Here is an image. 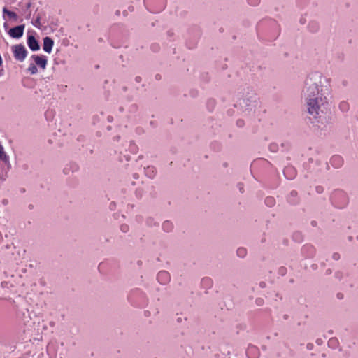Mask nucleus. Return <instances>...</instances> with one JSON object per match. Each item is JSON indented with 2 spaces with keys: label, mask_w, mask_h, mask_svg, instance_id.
Returning <instances> with one entry per match:
<instances>
[{
  "label": "nucleus",
  "mask_w": 358,
  "mask_h": 358,
  "mask_svg": "<svg viewBox=\"0 0 358 358\" xmlns=\"http://www.w3.org/2000/svg\"><path fill=\"white\" fill-rule=\"evenodd\" d=\"M327 90L326 79L321 74L314 73L306 79L301 94L308 113L314 119H322L330 110L331 105L325 96Z\"/></svg>",
  "instance_id": "obj_1"
},
{
  "label": "nucleus",
  "mask_w": 358,
  "mask_h": 358,
  "mask_svg": "<svg viewBox=\"0 0 358 358\" xmlns=\"http://www.w3.org/2000/svg\"><path fill=\"white\" fill-rule=\"evenodd\" d=\"M14 57L16 59L23 61L27 56V50L25 48L21 45H15L12 47Z\"/></svg>",
  "instance_id": "obj_2"
},
{
  "label": "nucleus",
  "mask_w": 358,
  "mask_h": 358,
  "mask_svg": "<svg viewBox=\"0 0 358 358\" xmlns=\"http://www.w3.org/2000/svg\"><path fill=\"white\" fill-rule=\"evenodd\" d=\"M24 25H19L10 29L8 31L12 38H20L23 35Z\"/></svg>",
  "instance_id": "obj_3"
},
{
  "label": "nucleus",
  "mask_w": 358,
  "mask_h": 358,
  "mask_svg": "<svg viewBox=\"0 0 358 358\" xmlns=\"http://www.w3.org/2000/svg\"><path fill=\"white\" fill-rule=\"evenodd\" d=\"M54 42L50 37H45L43 38V50L48 53H50L52 49Z\"/></svg>",
  "instance_id": "obj_4"
},
{
  "label": "nucleus",
  "mask_w": 358,
  "mask_h": 358,
  "mask_svg": "<svg viewBox=\"0 0 358 358\" xmlns=\"http://www.w3.org/2000/svg\"><path fill=\"white\" fill-rule=\"evenodd\" d=\"M28 45L30 49L34 51L38 50L40 48L38 43L33 36H29L28 37Z\"/></svg>",
  "instance_id": "obj_5"
},
{
  "label": "nucleus",
  "mask_w": 358,
  "mask_h": 358,
  "mask_svg": "<svg viewBox=\"0 0 358 358\" xmlns=\"http://www.w3.org/2000/svg\"><path fill=\"white\" fill-rule=\"evenodd\" d=\"M35 63L42 68L43 69H45L47 64V60L45 57H41V56H34L33 57Z\"/></svg>",
  "instance_id": "obj_6"
},
{
  "label": "nucleus",
  "mask_w": 358,
  "mask_h": 358,
  "mask_svg": "<svg viewBox=\"0 0 358 358\" xmlns=\"http://www.w3.org/2000/svg\"><path fill=\"white\" fill-rule=\"evenodd\" d=\"M296 174V170L292 166H287L284 169V175L289 179L294 178Z\"/></svg>",
  "instance_id": "obj_7"
},
{
  "label": "nucleus",
  "mask_w": 358,
  "mask_h": 358,
  "mask_svg": "<svg viewBox=\"0 0 358 358\" xmlns=\"http://www.w3.org/2000/svg\"><path fill=\"white\" fill-rule=\"evenodd\" d=\"M158 279L159 280H163V283H166L167 281H169V273L166 271H161L159 274H158Z\"/></svg>",
  "instance_id": "obj_8"
},
{
  "label": "nucleus",
  "mask_w": 358,
  "mask_h": 358,
  "mask_svg": "<svg viewBox=\"0 0 358 358\" xmlns=\"http://www.w3.org/2000/svg\"><path fill=\"white\" fill-rule=\"evenodd\" d=\"M3 12L4 14H6L11 19H14L15 20H16L17 18V15L15 13L7 10L6 8H3Z\"/></svg>",
  "instance_id": "obj_9"
},
{
  "label": "nucleus",
  "mask_w": 358,
  "mask_h": 358,
  "mask_svg": "<svg viewBox=\"0 0 358 358\" xmlns=\"http://www.w3.org/2000/svg\"><path fill=\"white\" fill-rule=\"evenodd\" d=\"M237 255L241 258H243L246 255V249L244 247H241L237 250Z\"/></svg>",
  "instance_id": "obj_10"
},
{
  "label": "nucleus",
  "mask_w": 358,
  "mask_h": 358,
  "mask_svg": "<svg viewBox=\"0 0 358 358\" xmlns=\"http://www.w3.org/2000/svg\"><path fill=\"white\" fill-rule=\"evenodd\" d=\"M145 173L148 175L150 178H152L155 175V171L153 167H148L145 169Z\"/></svg>",
  "instance_id": "obj_11"
},
{
  "label": "nucleus",
  "mask_w": 358,
  "mask_h": 358,
  "mask_svg": "<svg viewBox=\"0 0 358 358\" xmlns=\"http://www.w3.org/2000/svg\"><path fill=\"white\" fill-rule=\"evenodd\" d=\"M336 161H337V164L335 166V167L338 168V167H339L342 164L343 162L341 160V158H340V157H338V158H331V164H334Z\"/></svg>",
  "instance_id": "obj_12"
},
{
  "label": "nucleus",
  "mask_w": 358,
  "mask_h": 358,
  "mask_svg": "<svg viewBox=\"0 0 358 358\" xmlns=\"http://www.w3.org/2000/svg\"><path fill=\"white\" fill-rule=\"evenodd\" d=\"M265 202L268 205V206H273V203H275V200L272 197H267L265 200Z\"/></svg>",
  "instance_id": "obj_13"
},
{
  "label": "nucleus",
  "mask_w": 358,
  "mask_h": 358,
  "mask_svg": "<svg viewBox=\"0 0 358 358\" xmlns=\"http://www.w3.org/2000/svg\"><path fill=\"white\" fill-rule=\"evenodd\" d=\"M29 71L31 74H35L37 72V68L35 65H31L29 68Z\"/></svg>",
  "instance_id": "obj_14"
},
{
  "label": "nucleus",
  "mask_w": 358,
  "mask_h": 358,
  "mask_svg": "<svg viewBox=\"0 0 358 358\" xmlns=\"http://www.w3.org/2000/svg\"><path fill=\"white\" fill-rule=\"evenodd\" d=\"M238 189H239L240 192L241 193H243L244 192V184L243 183H240V184H238Z\"/></svg>",
  "instance_id": "obj_15"
},
{
  "label": "nucleus",
  "mask_w": 358,
  "mask_h": 358,
  "mask_svg": "<svg viewBox=\"0 0 358 358\" xmlns=\"http://www.w3.org/2000/svg\"><path fill=\"white\" fill-rule=\"evenodd\" d=\"M4 150L3 146L0 144V157L4 155Z\"/></svg>",
  "instance_id": "obj_16"
},
{
  "label": "nucleus",
  "mask_w": 358,
  "mask_h": 358,
  "mask_svg": "<svg viewBox=\"0 0 358 358\" xmlns=\"http://www.w3.org/2000/svg\"><path fill=\"white\" fill-rule=\"evenodd\" d=\"M337 342V341L334 338H331L329 341V345H334Z\"/></svg>",
  "instance_id": "obj_17"
},
{
  "label": "nucleus",
  "mask_w": 358,
  "mask_h": 358,
  "mask_svg": "<svg viewBox=\"0 0 358 358\" xmlns=\"http://www.w3.org/2000/svg\"><path fill=\"white\" fill-rule=\"evenodd\" d=\"M248 350H254V351H257V349L255 347H253V346L248 347Z\"/></svg>",
  "instance_id": "obj_18"
},
{
  "label": "nucleus",
  "mask_w": 358,
  "mask_h": 358,
  "mask_svg": "<svg viewBox=\"0 0 358 358\" xmlns=\"http://www.w3.org/2000/svg\"><path fill=\"white\" fill-rule=\"evenodd\" d=\"M338 299H343V294H338L337 295Z\"/></svg>",
  "instance_id": "obj_19"
},
{
  "label": "nucleus",
  "mask_w": 358,
  "mask_h": 358,
  "mask_svg": "<svg viewBox=\"0 0 358 358\" xmlns=\"http://www.w3.org/2000/svg\"><path fill=\"white\" fill-rule=\"evenodd\" d=\"M292 195L293 196H296V192H292Z\"/></svg>",
  "instance_id": "obj_20"
},
{
  "label": "nucleus",
  "mask_w": 358,
  "mask_h": 358,
  "mask_svg": "<svg viewBox=\"0 0 358 358\" xmlns=\"http://www.w3.org/2000/svg\"><path fill=\"white\" fill-rule=\"evenodd\" d=\"M5 163H7L6 158H1Z\"/></svg>",
  "instance_id": "obj_21"
},
{
  "label": "nucleus",
  "mask_w": 358,
  "mask_h": 358,
  "mask_svg": "<svg viewBox=\"0 0 358 358\" xmlns=\"http://www.w3.org/2000/svg\"><path fill=\"white\" fill-rule=\"evenodd\" d=\"M334 259H336V258H337L336 255H334Z\"/></svg>",
  "instance_id": "obj_22"
}]
</instances>
